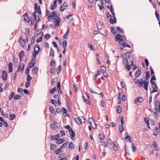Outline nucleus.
<instances>
[{
  "mask_svg": "<svg viewBox=\"0 0 160 160\" xmlns=\"http://www.w3.org/2000/svg\"><path fill=\"white\" fill-rule=\"evenodd\" d=\"M69 32V28L68 27V30L64 34L63 36V37L64 38H65V39H67L68 38V35Z\"/></svg>",
  "mask_w": 160,
  "mask_h": 160,
  "instance_id": "cd10ccee",
  "label": "nucleus"
},
{
  "mask_svg": "<svg viewBox=\"0 0 160 160\" xmlns=\"http://www.w3.org/2000/svg\"><path fill=\"white\" fill-rule=\"evenodd\" d=\"M62 70V68L61 65H59L58 68L57 69V74H59Z\"/></svg>",
  "mask_w": 160,
  "mask_h": 160,
  "instance_id": "37998d69",
  "label": "nucleus"
},
{
  "mask_svg": "<svg viewBox=\"0 0 160 160\" xmlns=\"http://www.w3.org/2000/svg\"><path fill=\"white\" fill-rule=\"evenodd\" d=\"M152 146H153V148L155 150L157 151H158V148H159V147L156 141H153Z\"/></svg>",
  "mask_w": 160,
  "mask_h": 160,
  "instance_id": "1a4fd4ad",
  "label": "nucleus"
},
{
  "mask_svg": "<svg viewBox=\"0 0 160 160\" xmlns=\"http://www.w3.org/2000/svg\"><path fill=\"white\" fill-rule=\"evenodd\" d=\"M62 152V148H61V147L58 148L57 150H55L54 151V152L56 154H58L60 152Z\"/></svg>",
  "mask_w": 160,
  "mask_h": 160,
  "instance_id": "4c0bfd02",
  "label": "nucleus"
},
{
  "mask_svg": "<svg viewBox=\"0 0 160 160\" xmlns=\"http://www.w3.org/2000/svg\"><path fill=\"white\" fill-rule=\"evenodd\" d=\"M30 68L28 67H27L25 71V73L26 75L29 74L28 73L29 72Z\"/></svg>",
  "mask_w": 160,
  "mask_h": 160,
  "instance_id": "680f3d73",
  "label": "nucleus"
},
{
  "mask_svg": "<svg viewBox=\"0 0 160 160\" xmlns=\"http://www.w3.org/2000/svg\"><path fill=\"white\" fill-rule=\"evenodd\" d=\"M50 112L54 115H56V112H54L55 109L53 107H50L49 108Z\"/></svg>",
  "mask_w": 160,
  "mask_h": 160,
  "instance_id": "393cba45",
  "label": "nucleus"
},
{
  "mask_svg": "<svg viewBox=\"0 0 160 160\" xmlns=\"http://www.w3.org/2000/svg\"><path fill=\"white\" fill-rule=\"evenodd\" d=\"M35 63V61H31L28 64V67L30 68H32L34 66Z\"/></svg>",
  "mask_w": 160,
  "mask_h": 160,
  "instance_id": "dca6fc26",
  "label": "nucleus"
},
{
  "mask_svg": "<svg viewBox=\"0 0 160 160\" xmlns=\"http://www.w3.org/2000/svg\"><path fill=\"white\" fill-rule=\"evenodd\" d=\"M16 118V116L14 114H10L9 117V120H12Z\"/></svg>",
  "mask_w": 160,
  "mask_h": 160,
  "instance_id": "f704fd0d",
  "label": "nucleus"
},
{
  "mask_svg": "<svg viewBox=\"0 0 160 160\" xmlns=\"http://www.w3.org/2000/svg\"><path fill=\"white\" fill-rule=\"evenodd\" d=\"M125 68L127 70H128V71H129L131 69V66L130 65H128V64H126L125 66Z\"/></svg>",
  "mask_w": 160,
  "mask_h": 160,
  "instance_id": "603ef678",
  "label": "nucleus"
},
{
  "mask_svg": "<svg viewBox=\"0 0 160 160\" xmlns=\"http://www.w3.org/2000/svg\"><path fill=\"white\" fill-rule=\"evenodd\" d=\"M116 111L119 114L121 113L122 112L121 107L120 106H118L116 107Z\"/></svg>",
  "mask_w": 160,
  "mask_h": 160,
  "instance_id": "bb28decb",
  "label": "nucleus"
},
{
  "mask_svg": "<svg viewBox=\"0 0 160 160\" xmlns=\"http://www.w3.org/2000/svg\"><path fill=\"white\" fill-rule=\"evenodd\" d=\"M31 83L29 81H28L25 83V87L26 88H28L30 86Z\"/></svg>",
  "mask_w": 160,
  "mask_h": 160,
  "instance_id": "69168bd1",
  "label": "nucleus"
},
{
  "mask_svg": "<svg viewBox=\"0 0 160 160\" xmlns=\"http://www.w3.org/2000/svg\"><path fill=\"white\" fill-rule=\"evenodd\" d=\"M82 98L83 99L84 101L87 104H88L89 105H91V103L89 100V99H86L85 98V97L84 96V95H83L82 96Z\"/></svg>",
  "mask_w": 160,
  "mask_h": 160,
  "instance_id": "4be33fe9",
  "label": "nucleus"
},
{
  "mask_svg": "<svg viewBox=\"0 0 160 160\" xmlns=\"http://www.w3.org/2000/svg\"><path fill=\"white\" fill-rule=\"evenodd\" d=\"M69 143V142L67 141V142L64 143L60 146L61 148H66L67 147V145Z\"/></svg>",
  "mask_w": 160,
  "mask_h": 160,
  "instance_id": "72a5a7b5",
  "label": "nucleus"
},
{
  "mask_svg": "<svg viewBox=\"0 0 160 160\" xmlns=\"http://www.w3.org/2000/svg\"><path fill=\"white\" fill-rule=\"evenodd\" d=\"M111 32L114 35H115L117 32H116L114 31V28L112 27L111 28Z\"/></svg>",
  "mask_w": 160,
  "mask_h": 160,
  "instance_id": "e2e57ef3",
  "label": "nucleus"
},
{
  "mask_svg": "<svg viewBox=\"0 0 160 160\" xmlns=\"http://www.w3.org/2000/svg\"><path fill=\"white\" fill-rule=\"evenodd\" d=\"M104 104H105L104 101V100H102L100 102V105L101 107H105Z\"/></svg>",
  "mask_w": 160,
  "mask_h": 160,
  "instance_id": "052dcab7",
  "label": "nucleus"
},
{
  "mask_svg": "<svg viewBox=\"0 0 160 160\" xmlns=\"http://www.w3.org/2000/svg\"><path fill=\"white\" fill-rule=\"evenodd\" d=\"M140 79L141 81H138V82H137V83H138V86L139 87H142L143 85V87L144 89L146 90H148L149 81H147L145 79L144 80H143V78H140Z\"/></svg>",
  "mask_w": 160,
  "mask_h": 160,
  "instance_id": "f257e3e1",
  "label": "nucleus"
},
{
  "mask_svg": "<svg viewBox=\"0 0 160 160\" xmlns=\"http://www.w3.org/2000/svg\"><path fill=\"white\" fill-rule=\"evenodd\" d=\"M143 101V98L141 97H137L136 99L135 100V103L138 105V104L137 103V102H142Z\"/></svg>",
  "mask_w": 160,
  "mask_h": 160,
  "instance_id": "9b49d317",
  "label": "nucleus"
},
{
  "mask_svg": "<svg viewBox=\"0 0 160 160\" xmlns=\"http://www.w3.org/2000/svg\"><path fill=\"white\" fill-rule=\"evenodd\" d=\"M115 40L119 42L120 44L124 42V37L122 36L119 34H116L115 37Z\"/></svg>",
  "mask_w": 160,
  "mask_h": 160,
  "instance_id": "7ed1b4c3",
  "label": "nucleus"
},
{
  "mask_svg": "<svg viewBox=\"0 0 160 160\" xmlns=\"http://www.w3.org/2000/svg\"><path fill=\"white\" fill-rule=\"evenodd\" d=\"M32 15L34 18V20L35 21V22H38L39 21H40V18H39V16L38 15V20L37 19V15H36V13H35V12H33V14H32Z\"/></svg>",
  "mask_w": 160,
  "mask_h": 160,
  "instance_id": "f3484780",
  "label": "nucleus"
},
{
  "mask_svg": "<svg viewBox=\"0 0 160 160\" xmlns=\"http://www.w3.org/2000/svg\"><path fill=\"white\" fill-rule=\"evenodd\" d=\"M132 150L133 152H134L137 149L136 147L134 146V143H132Z\"/></svg>",
  "mask_w": 160,
  "mask_h": 160,
  "instance_id": "5fc2aeb1",
  "label": "nucleus"
},
{
  "mask_svg": "<svg viewBox=\"0 0 160 160\" xmlns=\"http://www.w3.org/2000/svg\"><path fill=\"white\" fill-rule=\"evenodd\" d=\"M50 102L52 104L54 105H55V104L57 103V101L52 99L51 100Z\"/></svg>",
  "mask_w": 160,
  "mask_h": 160,
  "instance_id": "338daca9",
  "label": "nucleus"
},
{
  "mask_svg": "<svg viewBox=\"0 0 160 160\" xmlns=\"http://www.w3.org/2000/svg\"><path fill=\"white\" fill-rule=\"evenodd\" d=\"M122 44L121 45H122L123 48H125L126 47H127L130 48V45L128 44L127 42H125L124 41V42H123L122 43H121Z\"/></svg>",
  "mask_w": 160,
  "mask_h": 160,
  "instance_id": "2f4dec72",
  "label": "nucleus"
},
{
  "mask_svg": "<svg viewBox=\"0 0 160 160\" xmlns=\"http://www.w3.org/2000/svg\"><path fill=\"white\" fill-rule=\"evenodd\" d=\"M98 28L101 29L103 27V23L102 22H99L97 24Z\"/></svg>",
  "mask_w": 160,
  "mask_h": 160,
  "instance_id": "5701e85b",
  "label": "nucleus"
},
{
  "mask_svg": "<svg viewBox=\"0 0 160 160\" xmlns=\"http://www.w3.org/2000/svg\"><path fill=\"white\" fill-rule=\"evenodd\" d=\"M18 42L19 44L21 45L23 47H24V45H25V41L22 37L21 36L18 39Z\"/></svg>",
  "mask_w": 160,
  "mask_h": 160,
  "instance_id": "f8f14e48",
  "label": "nucleus"
},
{
  "mask_svg": "<svg viewBox=\"0 0 160 160\" xmlns=\"http://www.w3.org/2000/svg\"><path fill=\"white\" fill-rule=\"evenodd\" d=\"M8 75L6 71L3 70L2 72V78L4 81H6L7 80Z\"/></svg>",
  "mask_w": 160,
  "mask_h": 160,
  "instance_id": "423d86ee",
  "label": "nucleus"
},
{
  "mask_svg": "<svg viewBox=\"0 0 160 160\" xmlns=\"http://www.w3.org/2000/svg\"><path fill=\"white\" fill-rule=\"evenodd\" d=\"M65 153H60L58 156V158H62V157H64L65 155Z\"/></svg>",
  "mask_w": 160,
  "mask_h": 160,
  "instance_id": "774afa93",
  "label": "nucleus"
},
{
  "mask_svg": "<svg viewBox=\"0 0 160 160\" xmlns=\"http://www.w3.org/2000/svg\"><path fill=\"white\" fill-rule=\"evenodd\" d=\"M120 118H121V125H119V126L120 127L123 126L124 125V122L123 120V117L122 116H120Z\"/></svg>",
  "mask_w": 160,
  "mask_h": 160,
  "instance_id": "ea45409f",
  "label": "nucleus"
},
{
  "mask_svg": "<svg viewBox=\"0 0 160 160\" xmlns=\"http://www.w3.org/2000/svg\"><path fill=\"white\" fill-rule=\"evenodd\" d=\"M14 93L13 91L11 92V94L8 96L9 99L11 100L14 96Z\"/></svg>",
  "mask_w": 160,
  "mask_h": 160,
  "instance_id": "c9c22d12",
  "label": "nucleus"
},
{
  "mask_svg": "<svg viewBox=\"0 0 160 160\" xmlns=\"http://www.w3.org/2000/svg\"><path fill=\"white\" fill-rule=\"evenodd\" d=\"M32 79V78L30 76L29 74L27 75V80L28 81L30 82V81H31Z\"/></svg>",
  "mask_w": 160,
  "mask_h": 160,
  "instance_id": "13d9d810",
  "label": "nucleus"
},
{
  "mask_svg": "<svg viewBox=\"0 0 160 160\" xmlns=\"http://www.w3.org/2000/svg\"><path fill=\"white\" fill-rule=\"evenodd\" d=\"M68 4L67 2H64V3L62 4L60 8V10L63 11L67 7Z\"/></svg>",
  "mask_w": 160,
  "mask_h": 160,
  "instance_id": "ddd939ff",
  "label": "nucleus"
},
{
  "mask_svg": "<svg viewBox=\"0 0 160 160\" xmlns=\"http://www.w3.org/2000/svg\"><path fill=\"white\" fill-rule=\"evenodd\" d=\"M54 19L55 20V27L59 26L60 23L61 21L60 18H59L58 16H57V19L54 18Z\"/></svg>",
  "mask_w": 160,
  "mask_h": 160,
  "instance_id": "0eeeda50",
  "label": "nucleus"
},
{
  "mask_svg": "<svg viewBox=\"0 0 160 160\" xmlns=\"http://www.w3.org/2000/svg\"><path fill=\"white\" fill-rule=\"evenodd\" d=\"M63 46L62 47L64 48H66L67 45V42L66 40H64L63 42Z\"/></svg>",
  "mask_w": 160,
  "mask_h": 160,
  "instance_id": "864d4df0",
  "label": "nucleus"
},
{
  "mask_svg": "<svg viewBox=\"0 0 160 160\" xmlns=\"http://www.w3.org/2000/svg\"><path fill=\"white\" fill-rule=\"evenodd\" d=\"M150 76V73L149 72L147 71L146 72V76H145L146 78H145L146 79V80H147H147H148L149 79Z\"/></svg>",
  "mask_w": 160,
  "mask_h": 160,
  "instance_id": "e433bc0d",
  "label": "nucleus"
},
{
  "mask_svg": "<svg viewBox=\"0 0 160 160\" xmlns=\"http://www.w3.org/2000/svg\"><path fill=\"white\" fill-rule=\"evenodd\" d=\"M38 69L37 67H34L32 69V74H34V75L37 74L38 73Z\"/></svg>",
  "mask_w": 160,
  "mask_h": 160,
  "instance_id": "2eb2a0df",
  "label": "nucleus"
},
{
  "mask_svg": "<svg viewBox=\"0 0 160 160\" xmlns=\"http://www.w3.org/2000/svg\"><path fill=\"white\" fill-rule=\"evenodd\" d=\"M40 48L38 45L36 44L34 48V52L33 53V55L34 57H36V55L38 54L39 51V50Z\"/></svg>",
  "mask_w": 160,
  "mask_h": 160,
  "instance_id": "20e7f679",
  "label": "nucleus"
},
{
  "mask_svg": "<svg viewBox=\"0 0 160 160\" xmlns=\"http://www.w3.org/2000/svg\"><path fill=\"white\" fill-rule=\"evenodd\" d=\"M151 87L152 88L153 90L150 91L151 94L152 93L158 92L157 89L158 88L156 85H155L153 86H151Z\"/></svg>",
  "mask_w": 160,
  "mask_h": 160,
  "instance_id": "4468645a",
  "label": "nucleus"
},
{
  "mask_svg": "<svg viewBox=\"0 0 160 160\" xmlns=\"http://www.w3.org/2000/svg\"><path fill=\"white\" fill-rule=\"evenodd\" d=\"M150 70L151 72V75L152 76L155 75V72L151 66L150 67Z\"/></svg>",
  "mask_w": 160,
  "mask_h": 160,
  "instance_id": "4d7b16f0",
  "label": "nucleus"
},
{
  "mask_svg": "<svg viewBox=\"0 0 160 160\" xmlns=\"http://www.w3.org/2000/svg\"><path fill=\"white\" fill-rule=\"evenodd\" d=\"M39 34V33H37L36 36H33L32 38L31 39V42L32 44L35 41V38L36 37L38 36Z\"/></svg>",
  "mask_w": 160,
  "mask_h": 160,
  "instance_id": "de8ad7c7",
  "label": "nucleus"
},
{
  "mask_svg": "<svg viewBox=\"0 0 160 160\" xmlns=\"http://www.w3.org/2000/svg\"><path fill=\"white\" fill-rule=\"evenodd\" d=\"M50 138L51 140L56 141L58 140V138H57L55 136V135L51 136Z\"/></svg>",
  "mask_w": 160,
  "mask_h": 160,
  "instance_id": "6e6d98bb",
  "label": "nucleus"
},
{
  "mask_svg": "<svg viewBox=\"0 0 160 160\" xmlns=\"http://www.w3.org/2000/svg\"><path fill=\"white\" fill-rule=\"evenodd\" d=\"M65 139L63 138L58 139V140L55 142V143L58 144H60L64 142Z\"/></svg>",
  "mask_w": 160,
  "mask_h": 160,
  "instance_id": "a211bd4d",
  "label": "nucleus"
},
{
  "mask_svg": "<svg viewBox=\"0 0 160 160\" xmlns=\"http://www.w3.org/2000/svg\"><path fill=\"white\" fill-rule=\"evenodd\" d=\"M75 120L76 121V122L79 125L81 124L82 122V119L80 118V117L79 116L78 118H75Z\"/></svg>",
  "mask_w": 160,
  "mask_h": 160,
  "instance_id": "aec40b11",
  "label": "nucleus"
},
{
  "mask_svg": "<svg viewBox=\"0 0 160 160\" xmlns=\"http://www.w3.org/2000/svg\"><path fill=\"white\" fill-rule=\"evenodd\" d=\"M21 97V96H20V95H14L13 98L15 100H18L20 99V98Z\"/></svg>",
  "mask_w": 160,
  "mask_h": 160,
  "instance_id": "a19ab883",
  "label": "nucleus"
},
{
  "mask_svg": "<svg viewBox=\"0 0 160 160\" xmlns=\"http://www.w3.org/2000/svg\"><path fill=\"white\" fill-rule=\"evenodd\" d=\"M53 123H51L50 125V127L51 128H53L54 130H55V126L54 125H56L57 124V122L56 121H53Z\"/></svg>",
  "mask_w": 160,
  "mask_h": 160,
  "instance_id": "7c9ffc66",
  "label": "nucleus"
},
{
  "mask_svg": "<svg viewBox=\"0 0 160 160\" xmlns=\"http://www.w3.org/2000/svg\"><path fill=\"white\" fill-rule=\"evenodd\" d=\"M126 142H132V141L131 139V136L130 135H128L125 137Z\"/></svg>",
  "mask_w": 160,
  "mask_h": 160,
  "instance_id": "b1692460",
  "label": "nucleus"
},
{
  "mask_svg": "<svg viewBox=\"0 0 160 160\" xmlns=\"http://www.w3.org/2000/svg\"><path fill=\"white\" fill-rule=\"evenodd\" d=\"M57 90H58V93H59L60 94H62V91L61 89V86L60 82V81H58L57 82Z\"/></svg>",
  "mask_w": 160,
  "mask_h": 160,
  "instance_id": "9d476101",
  "label": "nucleus"
},
{
  "mask_svg": "<svg viewBox=\"0 0 160 160\" xmlns=\"http://www.w3.org/2000/svg\"><path fill=\"white\" fill-rule=\"evenodd\" d=\"M23 16L24 17V20L25 21L28 22H29L30 21L28 18V16L27 13H25L23 15Z\"/></svg>",
  "mask_w": 160,
  "mask_h": 160,
  "instance_id": "a878e982",
  "label": "nucleus"
},
{
  "mask_svg": "<svg viewBox=\"0 0 160 160\" xmlns=\"http://www.w3.org/2000/svg\"><path fill=\"white\" fill-rule=\"evenodd\" d=\"M23 91L24 93L28 95L30 93V92L28 90L26 89H24Z\"/></svg>",
  "mask_w": 160,
  "mask_h": 160,
  "instance_id": "0e129e2a",
  "label": "nucleus"
},
{
  "mask_svg": "<svg viewBox=\"0 0 160 160\" xmlns=\"http://www.w3.org/2000/svg\"><path fill=\"white\" fill-rule=\"evenodd\" d=\"M63 128L68 130L69 134L70 135V137L71 139L72 140H75L74 138L76 136L75 132L70 126L69 125L64 126H63Z\"/></svg>",
  "mask_w": 160,
  "mask_h": 160,
  "instance_id": "f03ea898",
  "label": "nucleus"
},
{
  "mask_svg": "<svg viewBox=\"0 0 160 160\" xmlns=\"http://www.w3.org/2000/svg\"><path fill=\"white\" fill-rule=\"evenodd\" d=\"M94 122V120L92 118H89L88 120V123L92 126V121Z\"/></svg>",
  "mask_w": 160,
  "mask_h": 160,
  "instance_id": "58836bf2",
  "label": "nucleus"
},
{
  "mask_svg": "<svg viewBox=\"0 0 160 160\" xmlns=\"http://www.w3.org/2000/svg\"><path fill=\"white\" fill-rule=\"evenodd\" d=\"M126 58L123 59V60H128V59H131V52H127L124 54Z\"/></svg>",
  "mask_w": 160,
  "mask_h": 160,
  "instance_id": "6e6552de",
  "label": "nucleus"
},
{
  "mask_svg": "<svg viewBox=\"0 0 160 160\" xmlns=\"http://www.w3.org/2000/svg\"><path fill=\"white\" fill-rule=\"evenodd\" d=\"M66 104L68 111L69 112H71V106L70 105L69 102H68V101H67V100H66Z\"/></svg>",
  "mask_w": 160,
  "mask_h": 160,
  "instance_id": "c85d7f7f",
  "label": "nucleus"
},
{
  "mask_svg": "<svg viewBox=\"0 0 160 160\" xmlns=\"http://www.w3.org/2000/svg\"><path fill=\"white\" fill-rule=\"evenodd\" d=\"M57 145L54 144H51L50 145V149L51 150H53L54 148H56Z\"/></svg>",
  "mask_w": 160,
  "mask_h": 160,
  "instance_id": "a18cd8bd",
  "label": "nucleus"
},
{
  "mask_svg": "<svg viewBox=\"0 0 160 160\" xmlns=\"http://www.w3.org/2000/svg\"><path fill=\"white\" fill-rule=\"evenodd\" d=\"M50 72L53 74V75L55 74L56 73L55 69L54 68H52L50 70Z\"/></svg>",
  "mask_w": 160,
  "mask_h": 160,
  "instance_id": "09e8293b",
  "label": "nucleus"
},
{
  "mask_svg": "<svg viewBox=\"0 0 160 160\" xmlns=\"http://www.w3.org/2000/svg\"><path fill=\"white\" fill-rule=\"evenodd\" d=\"M141 74V71L140 69H138L135 73V76L137 77H139Z\"/></svg>",
  "mask_w": 160,
  "mask_h": 160,
  "instance_id": "c756f323",
  "label": "nucleus"
},
{
  "mask_svg": "<svg viewBox=\"0 0 160 160\" xmlns=\"http://www.w3.org/2000/svg\"><path fill=\"white\" fill-rule=\"evenodd\" d=\"M55 61H51L50 65L51 67H54L56 65Z\"/></svg>",
  "mask_w": 160,
  "mask_h": 160,
  "instance_id": "bf43d9fd",
  "label": "nucleus"
},
{
  "mask_svg": "<svg viewBox=\"0 0 160 160\" xmlns=\"http://www.w3.org/2000/svg\"><path fill=\"white\" fill-rule=\"evenodd\" d=\"M34 8H35V12H34L36 13H37L38 12H39V9L40 7V6H38V4L37 3H35L34 5Z\"/></svg>",
  "mask_w": 160,
  "mask_h": 160,
  "instance_id": "6ab92c4d",
  "label": "nucleus"
},
{
  "mask_svg": "<svg viewBox=\"0 0 160 160\" xmlns=\"http://www.w3.org/2000/svg\"><path fill=\"white\" fill-rule=\"evenodd\" d=\"M20 60H21L22 59L23 57H24V52L23 51H21L19 53V55Z\"/></svg>",
  "mask_w": 160,
  "mask_h": 160,
  "instance_id": "412c9836",
  "label": "nucleus"
},
{
  "mask_svg": "<svg viewBox=\"0 0 160 160\" xmlns=\"http://www.w3.org/2000/svg\"><path fill=\"white\" fill-rule=\"evenodd\" d=\"M54 14H55V12L53 11L52 12V15H49L48 18V19L49 20V21L50 19H52V18L54 17Z\"/></svg>",
  "mask_w": 160,
  "mask_h": 160,
  "instance_id": "c03bdc74",
  "label": "nucleus"
},
{
  "mask_svg": "<svg viewBox=\"0 0 160 160\" xmlns=\"http://www.w3.org/2000/svg\"><path fill=\"white\" fill-rule=\"evenodd\" d=\"M50 55L54 57V52L53 50H52V48H51L50 51Z\"/></svg>",
  "mask_w": 160,
  "mask_h": 160,
  "instance_id": "8fccbe9b",
  "label": "nucleus"
},
{
  "mask_svg": "<svg viewBox=\"0 0 160 160\" xmlns=\"http://www.w3.org/2000/svg\"><path fill=\"white\" fill-rule=\"evenodd\" d=\"M57 88L56 87H54L53 88L51 89L50 91V92L51 94H53L54 92L56 91Z\"/></svg>",
  "mask_w": 160,
  "mask_h": 160,
  "instance_id": "49530a36",
  "label": "nucleus"
},
{
  "mask_svg": "<svg viewBox=\"0 0 160 160\" xmlns=\"http://www.w3.org/2000/svg\"><path fill=\"white\" fill-rule=\"evenodd\" d=\"M98 138L100 139V143H103V140L104 139L105 135L103 132L102 133H99L98 135Z\"/></svg>",
  "mask_w": 160,
  "mask_h": 160,
  "instance_id": "39448f33",
  "label": "nucleus"
},
{
  "mask_svg": "<svg viewBox=\"0 0 160 160\" xmlns=\"http://www.w3.org/2000/svg\"><path fill=\"white\" fill-rule=\"evenodd\" d=\"M75 145L72 142H70L69 145V148L70 149L72 150L75 148Z\"/></svg>",
  "mask_w": 160,
  "mask_h": 160,
  "instance_id": "473e14b6",
  "label": "nucleus"
},
{
  "mask_svg": "<svg viewBox=\"0 0 160 160\" xmlns=\"http://www.w3.org/2000/svg\"><path fill=\"white\" fill-rule=\"evenodd\" d=\"M61 111L63 114H67V110L64 107H62L61 108Z\"/></svg>",
  "mask_w": 160,
  "mask_h": 160,
  "instance_id": "79ce46f5",
  "label": "nucleus"
},
{
  "mask_svg": "<svg viewBox=\"0 0 160 160\" xmlns=\"http://www.w3.org/2000/svg\"><path fill=\"white\" fill-rule=\"evenodd\" d=\"M144 121L146 124H147L149 123L150 120L148 118L145 117L144 118Z\"/></svg>",
  "mask_w": 160,
  "mask_h": 160,
  "instance_id": "3c124183",
  "label": "nucleus"
}]
</instances>
